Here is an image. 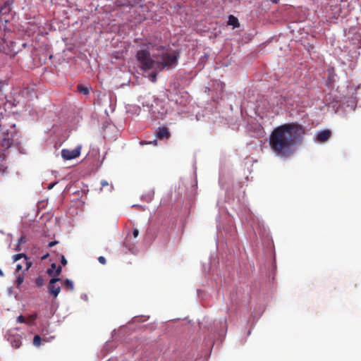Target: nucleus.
Instances as JSON below:
<instances>
[{"label":"nucleus","mask_w":361,"mask_h":361,"mask_svg":"<svg viewBox=\"0 0 361 361\" xmlns=\"http://www.w3.org/2000/svg\"><path fill=\"white\" fill-rule=\"evenodd\" d=\"M140 47L136 59L144 71L153 68L162 70L166 67L174 66L180 56L179 52H169L165 50L164 46L152 42H144Z\"/></svg>","instance_id":"1"},{"label":"nucleus","mask_w":361,"mask_h":361,"mask_svg":"<svg viewBox=\"0 0 361 361\" xmlns=\"http://www.w3.org/2000/svg\"><path fill=\"white\" fill-rule=\"evenodd\" d=\"M305 129L296 123H286L274 129L269 137L271 149L279 156L287 157L302 140Z\"/></svg>","instance_id":"2"},{"label":"nucleus","mask_w":361,"mask_h":361,"mask_svg":"<svg viewBox=\"0 0 361 361\" xmlns=\"http://www.w3.org/2000/svg\"><path fill=\"white\" fill-rule=\"evenodd\" d=\"M23 259V262L19 263L16 265V271H19L21 270L27 271L30 267L32 266V262L29 260L25 254H17L13 255V262H16Z\"/></svg>","instance_id":"3"},{"label":"nucleus","mask_w":361,"mask_h":361,"mask_svg":"<svg viewBox=\"0 0 361 361\" xmlns=\"http://www.w3.org/2000/svg\"><path fill=\"white\" fill-rule=\"evenodd\" d=\"M81 146H78L73 149H63L61 150V156L65 160H71L80 156Z\"/></svg>","instance_id":"4"},{"label":"nucleus","mask_w":361,"mask_h":361,"mask_svg":"<svg viewBox=\"0 0 361 361\" xmlns=\"http://www.w3.org/2000/svg\"><path fill=\"white\" fill-rule=\"evenodd\" d=\"M61 279L55 277L51 279L49 281L48 284V290L50 294H51L54 298H56L61 291V287L59 286H56V283L60 281Z\"/></svg>","instance_id":"5"},{"label":"nucleus","mask_w":361,"mask_h":361,"mask_svg":"<svg viewBox=\"0 0 361 361\" xmlns=\"http://www.w3.org/2000/svg\"><path fill=\"white\" fill-rule=\"evenodd\" d=\"M156 136L159 140H168L171 137L169 129L166 126L159 127L156 130Z\"/></svg>","instance_id":"6"},{"label":"nucleus","mask_w":361,"mask_h":361,"mask_svg":"<svg viewBox=\"0 0 361 361\" xmlns=\"http://www.w3.org/2000/svg\"><path fill=\"white\" fill-rule=\"evenodd\" d=\"M331 135V132L330 130L326 129L320 130L317 133L316 140L319 142H325L329 139Z\"/></svg>","instance_id":"7"},{"label":"nucleus","mask_w":361,"mask_h":361,"mask_svg":"<svg viewBox=\"0 0 361 361\" xmlns=\"http://www.w3.org/2000/svg\"><path fill=\"white\" fill-rule=\"evenodd\" d=\"M228 25H232L233 28L240 27V23L238 19L233 15H230L228 16Z\"/></svg>","instance_id":"8"},{"label":"nucleus","mask_w":361,"mask_h":361,"mask_svg":"<svg viewBox=\"0 0 361 361\" xmlns=\"http://www.w3.org/2000/svg\"><path fill=\"white\" fill-rule=\"evenodd\" d=\"M155 109H156V107L154 106L153 105H152L151 109H150L151 114L157 118H162L166 114V111L163 109L161 112H160V111L157 112Z\"/></svg>","instance_id":"9"},{"label":"nucleus","mask_w":361,"mask_h":361,"mask_svg":"<svg viewBox=\"0 0 361 361\" xmlns=\"http://www.w3.org/2000/svg\"><path fill=\"white\" fill-rule=\"evenodd\" d=\"M13 144V140L9 137H4L1 139V145L4 149H8Z\"/></svg>","instance_id":"10"},{"label":"nucleus","mask_w":361,"mask_h":361,"mask_svg":"<svg viewBox=\"0 0 361 361\" xmlns=\"http://www.w3.org/2000/svg\"><path fill=\"white\" fill-rule=\"evenodd\" d=\"M7 169L5 162V157L3 154H0V173H3Z\"/></svg>","instance_id":"11"},{"label":"nucleus","mask_w":361,"mask_h":361,"mask_svg":"<svg viewBox=\"0 0 361 361\" xmlns=\"http://www.w3.org/2000/svg\"><path fill=\"white\" fill-rule=\"evenodd\" d=\"M77 90L80 93L85 95L89 94L90 89L88 87L84 86L83 85L79 84L77 85Z\"/></svg>","instance_id":"12"},{"label":"nucleus","mask_w":361,"mask_h":361,"mask_svg":"<svg viewBox=\"0 0 361 361\" xmlns=\"http://www.w3.org/2000/svg\"><path fill=\"white\" fill-rule=\"evenodd\" d=\"M64 288L67 290H73L74 288L73 283L70 279H66L63 282Z\"/></svg>","instance_id":"13"},{"label":"nucleus","mask_w":361,"mask_h":361,"mask_svg":"<svg viewBox=\"0 0 361 361\" xmlns=\"http://www.w3.org/2000/svg\"><path fill=\"white\" fill-rule=\"evenodd\" d=\"M25 243H26V237L25 235H21L18 240V245L17 247L16 248V250L20 251V248L19 247V245L24 244Z\"/></svg>","instance_id":"14"},{"label":"nucleus","mask_w":361,"mask_h":361,"mask_svg":"<svg viewBox=\"0 0 361 361\" xmlns=\"http://www.w3.org/2000/svg\"><path fill=\"white\" fill-rule=\"evenodd\" d=\"M42 338L39 335H35L33 338V344L35 346H39L41 345Z\"/></svg>","instance_id":"15"},{"label":"nucleus","mask_w":361,"mask_h":361,"mask_svg":"<svg viewBox=\"0 0 361 361\" xmlns=\"http://www.w3.org/2000/svg\"><path fill=\"white\" fill-rule=\"evenodd\" d=\"M56 264L55 263H52L51 264V268L50 269H48L47 271V273L49 275V276H54V271L56 268Z\"/></svg>","instance_id":"16"},{"label":"nucleus","mask_w":361,"mask_h":361,"mask_svg":"<svg viewBox=\"0 0 361 361\" xmlns=\"http://www.w3.org/2000/svg\"><path fill=\"white\" fill-rule=\"evenodd\" d=\"M35 285L37 287H41L44 285V279L42 276H38L35 279Z\"/></svg>","instance_id":"17"},{"label":"nucleus","mask_w":361,"mask_h":361,"mask_svg":"<svg viewBox=\"0 0 361 361\" xmlns=\"http://www.w3.org/2000/svg\"><path fill=\"white\" fill-rule=\"evenodd\" d=\"M101 185H102V188H101V190H102V188H104V187H108V190H109V191H111V189H112V186H111V185H110L109 184V183H108L106 180H102L101 181Z\"/></svg>","instance_id":"18"},{"label":"nucleus","mask_w":361,"mask_h":361,"mask_svg":"<svg viewBox=\"0 0 361 361\" xmlns=\"http://www.w3.org/2000/svg\"><path fill=\"white\" fill-rule=\"evenodd\" d=\"M37 314L30 315L28 317V318L26 319L27 320L26 323L32 324L37 319Z\"/></svg>","instance_id":"19"},{"label":"nucleus","mask_w":361,"mask_h":361,"mask_svg":"<svg viewBox=\"0 0 361 361\" xmlns=\"http://www.w3.org/2000/svg\"><path fill=\"white\" fill-rule=\"evenodd\" d=\"M148 78L151 82H155L157 81V73L152 72L149 75Z\"/></svg>","instance_id":"20"},{"label":"nucleus","mask_w":361,"mask_h":361,"mask_svg":"<svg viewBox=\"0 0 361 361\" xmlns=\"http://www.w3.org/2000/svg\"><path fill=\"white\" fill-rule=\"evenodd\" d=\"M140 145H157V140H154L153 141H149V142H147V141H141V142H140Z\"/></svg>","instance_id":"21"},{"label":"nucleus","mask_w":361,"mask_h":361,"mask_svg":"<svg viewBox=\"0 0 361 361\" xmlns=\"http://www.w3.org/2000/svg\"><path fill=\"white\" fill-rule=\"evenodd\" d=\"M61 271H62V267L61 266H58L56 267L55 271H54V276H58L61 274Z\"/></svg>","instance_id":"22"},{"label":"nucleus","mask_w":361,"mask_h":361,"mask_svg":"<svg viewBox=\"0 0 361 361\" xmlns=\"http://www.w3.org/2000/svg\"><path fill=\"white\" fill-rule=\"evenodd\" d=\"M21 345V342L20 340H15L13 342H12V346L15 348H18Z\"/></svg>","instance_id":"23"},{"label":"nucleus","mask_w":361,"mask_h":361,"mask_svg":"<svg viewBox=\"0 0 361 361\" xmlns=\"http://www.w3.org/2000/svg\"><path fill=\"white\" fill-rule=\"evenodd\" d=\"M17 321L19 323H26L27 322V320H26L25 317H23V315L18 316L17 317Z\"/></svg>","instance_id":"24"},{"label":"nucleus","mask_w":361,"mask_h":361,"mask_svg":"<svg viewBox=\"0 0 361 361\" xmlns=\"http://www.w3.org/2000/svg\"><path fill=\"white\" fill-rule=\"evenodd\" d=\"M23 282V276H18L16 281V285L18 286H20V284H22Z\"/></svg>","instance_id":"25"},{"label":"nucleus","mask_w":361,"mask_h":361,"mask_svg":"<svg viewBox=\"0 0 361 361\" xmlns=\"http://www.w3.org/2000/svg\"><path fill=\"white\" fill-rule=\"evenodd\" d=\"M98 261L99 263H101L102 264H105L106 263V260L105 259L104 257L103 256H100L98 257Z\"/></svg>","instance_id":"26"},{"label":"nucleus","mask_w":361,"mask_h":361,"mask_svg":"<svg viewBox=\"0 0 361 361\" xmlns=\"http://www.w3.org/2000/svg\"><path fill=\"white\" fill-rule=\"evenodd\" d=\"M61 263L63 266H66L67 264V260L63 255L61 256Z\"/></svg>","instance_id":"27"},{"label":"nucleus","mask_w":361,"mask_h":361,"mask_svg":"<svg viewBox=\"0 0 361 361\" xmlns=\"http://www.w3.org/2000/svg\"><path fill=\"white\" fill-rule=\"evenodd\" d=\"M133 237L135 238L138 236L139 235V231L137 228H134L133 231Z\"/></svg>","instance_id":"28"},{"label":"nucleus","mask_w":361,"mask_h":361,"mask_svg":"<svg viewBox=\"0 0 361 361\" xmlns=\"http://www.w3.org/2000/svg\"><path fill=\"white\" fill-rule=\"evenodd\" d=\"M58 243H59V242H58V241H56V240L51 241V242H49V243L48 246H49V247H54V245H56V244H58Z\"/></svg>","instance_id":"29"},{"label":"nucleus","mask_w":361,"mask_h":361,"mask_svg":"<svg viewBox=\"0 0 361 361\" xmlns=\"http://www.w3.org/2000/svg\"><path fill=\"white\" fill-rule=\"evenodd\" d=\"M128 4V0H124L123 2H121L118 4L119 6H124V5H126Z\"/></svg>","instance_id":"30"},{"label":"nucleus","mask_w":361,"mask_h":361,"mask_svg":"<svg viewBox=\"0 0 361 361\" xmlns=\"http://www.w3.org/2000/svg\"><path fill=\"white\" fill-rule=\"evenodd\" d=\"M0 276H4V273L1 269H0Z\"/></svg>","instance_id":"31"},{"label":"nucleus","mask_w":361,"mask_h":361,"mask_svg":"<svg viewBox=\"0 0 361 361\" xmlns=\"http://www.w3.org/2000/svg\"><path fill=\"white\" fill-rule=\"evenodd\" d=\"M48 255H46L42 257V259H45L47 257Z\"/></svg>","instance_id":"32"},{"label":"nucleus","mask_w":361,"mask_h":361,"mask_svg":"<svg viewBox=\"0 0 361 361\" xmlns=\"http://www.w3.org/2000/svg\"><path fill=\"white\" fill-rule=\"evenodd\" d=\"M4 8H1V10L0 11V13L3 12V10H4Z\"/></svg>","instance_id":"33"}]
</instances>
